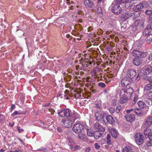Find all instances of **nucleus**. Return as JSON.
Wrapping results in <instances>:
<instances>
[{"mask_svg": "<svg viewBox=\"0 0 152 152\" xmlns=\"http://www.w3.org/2000/svg\"><path fill=\"white\" fill-rule=\"evenodd\" d=\"M152 30L150 28H146L143 31V36L144 37H147L149 34L152 33Z\"/></svg>", "mask_w": 152, "mask_h": 152, "instance_id": "nucleus-18", "label": "nucleus"}, {"mask_svg": "<svg viewBox=\"0 0 152 152\" xmlns=\"http://www.w3.org/2000/svg\"><path fill=\"white\" fill-rule=\"evenodd\" d=\"M94 147L96 149H98L100 148V146L99 144L97 143H95L94 145Z\"/></svg>", "mask_w": 152, "mask_h": 152, "instance_id": "nucleus-42", "label": "nucleus"}, {"mask_svg": "<svg viewBox=\"0 0 152 152\" xmlns=\"http://www.w3.org/2000/svg\"><path fill=\"white\" fill-rule=\"evenodd\" d=\"M37 151H39L43 152H46V149L45 148L41 147L40 149H37Z\"/></svg>", "mask_w": 152, "mask_h": 152, "instance_id": "nucleus-45", "label": "nucleus"}, {"mask_svg": "<svg viewBox=\"0 0 152 152\" xmlns=\"http://www.w3.org/2000/svg\"><path fill=\"white\" fill-rule=\"evenodd\" d=\"M95 12L97 13L100 16L102 15V7L101 6H97V7L95 9L93 10Z\"/></svg>", "mask_w": 152, "mask_h": 152, "instance_id": "nucleus-20", "label": "nucleus"}, {"mask_svg": "<svg viewBox=\"0 0 152 152\" xmlns=\"http://www.w3.org/2000/svg\"><path fill=\"white\" fill-rule=\"evenodd\" d=\"M134 24L136 26L139 25L142 26L144 24V21L143 20H141V21L139 20H137L135 22Z\"/></svg>", "mask_w": 152, "mask_h": 152, "instance_id": "nucleus-32", "label": "nucleus"}, {"mask_svg": "<svg viewBox=\"0 0 152 152\" xmlns=\"http://www.w3.org/2000/svg\"><path fill=\"white\" fill-rule=\"evenodd\" d=\"M134 113L137 115L140 116H142L143 114V112L140 109L136 107L135 108Z\"/></svg>", "mask_w": 152, "mask_h": 152, "instance_id": "nucleus-26", "label": "nucleus"}, {"mask_svg": "<svg viewBox=\"0 0 152 152\" xmlns=\"http://www.w3.org/2000/svg\"><path fill=\"white\" fill-rule=\"evenodd\" d=\"M79 147V146H75V148L76 149H77Z\"/></svg>", "mask_w": 152, "mask_h": 152, "instance_id": "nucleus-64", "label": "nucleus"}, {"mask_svg": "<svg viewBox=\"0 0 152 152\" xmlns=\"http://www.w3.org/2000/svg\"><path fill=\"white\" fill-rule=\"evenodd\" d=\"M84 3L85 6L89 7L91 8L93 5V3L90 0H85Z\"/></svg>", "mask_w": 152, "mask_h": 152, "instance_id": "nucleus-23", "label": "nucleus"}, {"mask_svg": "<svg viewBox=\"0 0 152 152\" xmlns=\"http://www.w3.org/2000/svg\"><path fill=\"white\" fill-rule=\"evenodd\" d=\"M106 143L109 145H111L112 144L111 137L110 134H108L106 136Z\"/></svg>", "mask_w": 152, "mask_h": 152, "instance_id": "nucleus-25", "label": "nucleus"}, {"mask_svg": "<svg viewBox=\"0 0 152 152\" xmlns=\"http://www.w3.org/2000/svg\"><path fill=\"white\" fill-rule=\"evenodd\" d=\"M100 131H97L94 132V138L96 139H98L101 136H104L106 134V132L104 131L103 132V133H101L100 132Z\"/></svg>", "mask_w": 152, "mask_h": 152, "instance_id": "nucleus-16", "label": "nucleus"}, {"mask_svg": "<svg viewBox=\"0 0 152 152\" xmlns=\"http://www.w3.org/2000/svg\"><path fill=\"white\" fill-rule=\"evenodd\" d=\"M18 139L20 142L21 143H22V144L23 145H24V142L22 140L20 139V138H18Z\"/></svg>", "mask_w": 152, "mask_h": 152, "instance_id": "nucleus-58", "label": "nucleus"}, {"mask_svg": "<svg viewBox=\"0 0 152 152\" xmlns=\"http://www.w3.org/2000/svg\"><path fill=\"white\" fill-rule=\"evenodd\" d=\"M94 126L95 129L97 131H101L102 132H104L105 131V128L102 126L98 122L94 123Z\"/></svg>", "mask_w": 152, "mask_h": 152, "instance_id": "nucleus-14", "label": "nucleus"}, {"mask_svg": "<svg viewBox=\"0 0 152 152\" xmlns=\"http://www.w3.org/2000/svg\"><path fill=\"white\" fill-rule=\"evenodd\" d=\"M146 42L147 43H150L152 40V34L150 33L148 36L145 39Z\"/></svg>", "mask_w": 152, "mask_h": 152, "instance_id": "nucleus-30", "label": "nucleus"}, {"mask_svg": "<svg viewBox=\"0 0 152 152\" xmlns=\"http://www.w3.org/2000/svg\"><path fill=\"white\" fill-rule=\"evenodd\" d=\"M110 124L113 125L115 123V121L113 117L110 115H106L105 118Z\"/></svg>", "mask_w": 152, "mask_h": 152, "instance_id": "nucleus-17", "label": "nucleus"}, {"mask_svg": "<svg viewBox=\"0 0 152 152\" xmlns=\"http://www.w3.org/2000/svg\"><path fill=\"white\" fill-rule=\"evenodd\" d=\"M133 92V89L132 88L121 89L119 92L120 103L122 104L127 102Z\"/></svg>", "mask_w": 152, "mask_h": 152, "instance_id": "nucleus-1", "label": "nucleus"}, {"mask_svg": "<svg viewBox=\"0 0 152 152\" xmlns=\"http://www.w3.org/2000/svg\"><path fill=\"white\" fill-rule=\"evenodd\" d=\"M99 85L100 86H101L102 87H104L105 86V84L103 83H100L99 84Z\"/></svg>", "mask_w": 152, "mask_h": 152, "instance_id": "nucleus-47", "label": "nucleus"}, {"mask_svg": "<svg viewBox=\"0 0 152 152\" xmlns=\"http://www.w3.org/2000/svg\"><path fill=\"white\" fill-rule=\"evenodd\" d=\"M15 107V104H12V105L11 106V109H12V110L13 109H14Z\"/></svg>", "mask_w": 152, "mask_h": 152, "instance_id": "nucleus-56", "label": "nucleus"}, {"mask_svg": "<svg viewBox=\"0 0 152 152\" xmlns=\"http://www.w3.org/2000/svg\"><path fill=\"white\" fill-rule=\"evenodd\" d=\"M49 111L50 112V113L52 115L55 112V110L53 109L49 110Z\"/></svg>", "mask_w": 152, "mask_h": 152, "instance_id": "nucleus-51", "label": "nucleus"}, {"mask_svg": "<svg viewBox=\"0 0 152 152\" xmlns=\"http://www.w3.org/2000/svg\"><path fill=\"white\" fill-rule=\"evenodd\" d=\"M109 110L110 113H113L115 112V108L113 107H110L109 108Z\"/></svg>", "mask_w": 152, "mask_h": 152, "instance_id": "nucleus-39", "label": "nucleus"}, {"mask_svg": "<svg viewBox=\"0 0 152 152\" xmlns=\"http://www.w3.org/2000/svg\"><path fill=\"white\" fill-rule=\"evenodd\" d=\"M121 8L119 4H116L112 7V11L115 14L118 15L121 11Z\"/></svg>", "mask_w": 152, "mask_h": 152, "instance_id": "nucleus-10", "label": "nucleus"}, {"mask_svg": "<svg viewBox=\"0 0 152 152\" xmlns=\"http://www.w3.org/2000/svg\"><path fill=\"white\" fill-rule=\"evenodd\" d=\"M68 140L70 143H72L73 142L72 140L70 137L68 138Z\"/></svg>", "mask_w": 152, "mask_h": 152, "instance_id": "nucleus-54", "label": "nucleus"}, {"mask_svg": "<svg viewBox=\"0 0 152 152\" xmlns=\"http://www.w3.org/2000/svg\"><path fill=\"white\" fill-rule=\"evenodd\" d=\"M90 148L89 147L88 148L85 150V152H89L90 150Z\"/></svg>", "mask_w": 152, "mask_h": 152, "instance_id": "nucleus-57", "label": "nucleus"}, {"mask_svg": "<svg viewBox=\"0 0 152 152\" xmlns=\"http://www.w3.org/2000/svg\"><path fill=\"white\" fill-rule=\"evenodd\" d=\"M132 54L133 56L137 58H144L145 57L146 55V54L145 53L137 50H134L132 51Z\"/></svg>", "mask_w": 152, "mask_h": 152, "instance_id": "nucleus-8", "label": "nucleus"}, {"mask_svg": "<svg viewBox=\"0 0 152 152\" xmlns=\"http://www.w3.org/2000/svg\"><path fill=\"white\" fill-rule=\"evenodd\" d=\"M125 118L127 121L131 122L134 120L135 117L134 114L131 113H127L125 115Z\"/></svg>", "mask_w": 152, "mask_h": 152, "instance_id": "nucleus-11", "label": "nucleus"}, {"mask_svg": "<svg viewBox=\"0 0 152 152\" xmlns=\"http://www.w3.org/2000/svg\"><path fill=\"white\" fill-rule=\"evenodd\" d=\"M5 151V150H3L1 149L0 151V152H4Z\"/></svg>", "mask_w": 152, "mask_h": 152, "instance_id": "nucleus-63", "label": "nucleus"}, {"mask_svg": "<svg viewBox=\"0 0 152 152\" xmlns=\"http://www.w3.org/2000/svg\"><path fill=\"white\" fill-rule=\"evenodd\" d=\"M84 126L79 122H76L74 125L72 129L76 133H79L82 132Z\"/></svg>", "mask_w": 152, "mask_h": 152, "instance_id": "nucleus-5", "label": "nucleus"}, {"mask_svg": "<svg viewBox=\"0 0 152 152\" xmlns=\"http://www.w3.org/2000/svg\"><path fill=\"white\" fill-rule=\"evenodd\" d=\"M152 88V82L147 84L144 88V91H148Z\"/></svg>", "mask_w": 152, "mask_h": 152, "instance_id": "nucleus-28", "label": "nucleus"}, {"mask_svg": "<svg viewBox=\"0 0 152 152\" xmlns=\"http://www.w3.org/2000/svg\"><path fill=\"white\" fill-rule=\"evenodd\" d=\"M97 5L98 6H102L103 5L104 3L105 0H97Z\"/></svg>", "mask_w": 152, "mask_h": 152, "instance_id": "nucleus-34", "label": "nucleus"}, {"mask_svg": "<svg viewBox=\"0 0 152 152\" xmlns=\"http://www.w3.org/2000/svg\"><path fill=\"white\" fill-rule=\"evenodd\" d=\"M148 136H150L151 137H152V132H151L150 133V134Z\"/></svg>", "mask_w": 152, "mask_h": 152, "instance_id": "nucleus-62", "label": "nucleus"}, {"mask_svg": "<svg viewBox=\"0 0 152 152\" xmlns=\"http://www.w3.org/2000/svg\"><path fill=\"white\" fill-rule=\"evenodd\" d=\"M133 81L131 78L126 76L121 80V84L123 87H125L131 84Z\"/></svg>", "mask_w": 152, "mask_h": 152, "instance_id": "nucleus-7", "label": "nucleus"}, {"mask_svg": "<svg viewBox=\"0 0 152 152\" xmlns=\"http://www.w3.org/2000/svg\"><path fill=\"white\" fill-rule=\"evenodd\" d=\"M87 134L90 137L92 136L94 134L93 132L89 129L87 130Z\"/></svg>", "mask_w": 152, "mask_h": 152, "instance_id": "nucleus-36", "label": "nucleus"}, {"mask_svg": "<svg viewBox=\"0 0 152 152\" xmlns=\"http://www.w3.org/2000/svg\"><path fill=\"white\" fill-rule=\"evenodd\" d=\"M57 130L59 132H61L62 131V129L60 127H58L57 128Z\"/></svg>", "mask_w": 152, "mask_h": 152, "instance_id": "nucleus-55", "label": "nucleus"}, {"mask_svg": "<svg viewBox=\"0 0 152 152\" xmlns=\"http://www.w3.org/2000/svg\"><path fill=\"white\" fill-rule=\"evenodd\" d=\"M134 111L135 108H132L129 110H127L126 112L128 113H131V112L134 113Z\"/></svg>", "mask_w": 152, "mask_h": 152, "instance_id": "nucleus-37", "label": "nucleus"}, {"mask_svg": "<svg viewBox=\"0 0 152 152\" xmlns=\"http://www.w3.org/2000/svg\"><path fill=\"white\" fill-rule=\"evenodd\" d=\"M15 152H22V151L20 150H15Z\"/></svg>", "mask_w": 152, "mask_h": 152, "instance_id": "nucleus-61", "label": "nucleus"}, {"mask_svg": "<svg viewBox=\"0 0 152 152\" xmlns=\"http://www.w3.org/2000/svg\"><path fill=\"white\" fill-rule=\"evenodd\" d=\"M18 114V112L16 111L13 113L12 114V116H15Z\"/></svg>", "mask_w": 152, "mask_h": 152, "instance_id": "nucleus-53", "label": "nucleus"}, {"mask_svg": "<svg viewBox=\"0 0 152 152\" xmlns=\"http://www.w3.org/2000/svg\"><path fill=\"white\" fill-rule=\"evenodd\" d=\"M4 120V116L2 115H0V123L3 121Z\"/></svg>", "mask_w": 152, "mask_h": 152, "instance_id": "nucleus-44", "label": "nucleus"}, {"mask_svg": "<svg viewBox=\"0 0 152 152\" xmlns=\"http://www.w3.org/2000/svg\"><path fill=\"white\" fill-rule=\"evenodd\" d=\"M122 108L121 106L120 105H119L117 106L116 108V112L118 113L121 110Z\"/></svg>", "mask_w": 152, "mask_h": 152, "instance_id": "nucleus-38", "label": "nucleus"}, {"mask_svg": "<svg viewBox=\"0 0 152 152\" xmlns=\"http://www.w3.org/2000/svg\"><path fill=\"white\" fill-rule=\"evenodd\" d=\"M129 0H122V3L124 4V6L126 3H128L129 2Z\"/></svg>", "mask_w": 152, "mask_h": 152, "instance_id": "nucleus-49", "label": "nucleus"}, {"mask_svg": "<svg viewBox=\"0 0 152 152\" xmlns=\"http://www.w3.org/2000/svg\"><path fill=\"white\" fill-rule=\"evenodd\" d=\"M100 105L98 104H96L94 106V107L98 108V110H99L100 109H102L100 107Z\"/></svg>", "mask_w": 152, "mask_h": 152, "instance_id": "nucleus-43", "label": "nucleus"}, {"mask_svg": "<svg viewBox=\"0 0 152 152\" xmlns=\"http://www.w3.org/2000/svg\"><path fill=\"white\" fill-rule=\"evenodd\" d=\"M106 115L102 109H100L99 110H97L95 115L96 120L99 121L102 120L104 122Z\"/></svg>", "mask_w": 152, "mask_h": 152, "instance_id": "nucleus-4", "label": "nucleus"}, {"mask_svg": "<svg viewBox=\"0 0 152 152\" xmlns=\"http://www.w3.org/2000/svg\"><path fill=\"white\" fill-rule=\"evenodd\" d=\"M123 152H134L132 148L129 146H126L123 149Z\"/></svg>", "mask_w": 152, "mask_h": 152, "instance_id": "nucleus-27", "label": "nucleus"}, {"mask_svg": "<svg viewBox=\"0 0 152 152\" xmlns=\"http://www.w3.org/2000/svg\"><path fill=\"white\" fill-rule=\"evenodd\" d=\"M145 95L147 99L152 101V91L147 92Z\"/></svg>", "mask_w": 152, "mask_h": 152, "instance_id": "nucleus-29", "label": "nucleus"}, {"mask_svg": "<svg viewBox=\"0 0 152 152\" xmlns=\"http://www.w3.org/2000/svg\"><path fill=\"white\" fill-rule=\"evenodd\" d=\"M70 111L68 109H63L61 111L58 113V114L59 116L61 117H68L70 116L74 118V120L76 119V115L77 114L73 111V113H71Z\"/></svg>", "mask_w": 152, "mask_h": 152, "instance_id": "nucleus-2", "label": "nucleus"}, {"mask_svg": "<svg viewBox=\"0 0 152 152\" xmlns=\"http://www.w3.org/2000/svg\"><path fill=\"white\" fill-rule=\"evenodd\" d=\"M61 122L62 123V126L63 127L67 128L71 127L72 123V120L68 119H63L61 121Z\"/></svg>", "mask_w": 152, "mask_h": 152, "instance_id": "nucleus-9", "label": "nucleus"}, {"mask_svg": "<svg viewBox=\"0 0 152 152\" xmlns=\"http://www.w3.org/2000/svg\"><path fill=\"white\" fill-rule=\"evenodd\" d=\"M139 106L141 108H143L145 107V103L142 101H139L138 102Z\"/></svg>", "mask_w": 152, "mask_h": 152, "instance_id": "nucleus-31", "label": "nucleus"}, {"mask_svg": "<svg viewBox=\"0 0 152 152\" xmlns=\"http://www.w3.org/2000/svg\"><path fill=\"white\" fill-rule=\"evenodd\" d=\"M152 13V11L151 10H148L145 11V13L146 15H150Z\"/></svg>", "mask_w": 152, "mask_h": 152, "instance_id": "nucleus-46", "label": "nucleus"}, {"mask_svg": "<svg viewBox=\"0 0 152 152\" xmlns=\"http://www.w3.org/2000/svg\"><path fill=\"white\" fill-rule=\"evenodd\" d=\"M131 16L130 14L126 10H124L123 12L122 17L125 20L127 19Z\"/></svg>", "mask_w": 152, "mask_h": 152, "instance_id": "nucleus-19", "label": "nucleus"}, {"mask_svg": "<svg viewBox=\"0 0 152 152\" xmlns=\"http://www.w3.org/2000/svg\"><path fill=\"white\" fill-rule=\"evenodd\" d=\"M138 99V96L137 95H135L134 97V99L133 101V102H134V103H135L136 101H137V99Z\"/></svg>", "mask_w": 152, "mask_h": 152, "instance_id": "nucleus-41", "label": "nucleus"}, {"mask_svg": "<svg viewBox=\"0 0 152 152\" xmlns=\"http://www.w3.org/2000/svg\"><path fill=\"white\" fill-rule=\"evenodd\" d=\"M135 140L136 143L139 145L143 144L144 140V136L141 133H137L134 136Z\"/></svg>", "mask_w": 152, "mask_h": 152, "instance_id": "nucleus-6", "label": "nucleus"}, {"mask_svg": "<svg viewBox=\"0 0 152 152\" xmlns=\"http://www.w3.org/2000/svg\"><path fill=\"white\" fill-rule=\"evenodd\" d=\"M99 142L102 145L103 144H104L106 143V140L103 139L102 140H100L99 141Z\"/></svg>", "mask_w": 152, "mask_h": 152, "instance_id": "nucleus-40", "label": "nucleus"}, {"mask_svg": "<svg viewBox=\"0 0 152 152\" xmlns=\"http://www.w3.org/2000/svg\"><path fill=\"white\" fill-rule=\"evenodd\" d=\"M148 139L145 142V145L148 147L152 146V137L148 136Z\"/></svg>", "mask_w": 152, "mask_h": 152, "instance_id": "nucleus-24", "label": "nucleus"}, {"mask_svg": "<svg viewBox=\"0 0 152 152\" xmlns=\"http://www.w3.org/2000/svg\"><path fill=\"white\" fill-rule=\"evenodd\" d=\"M122 0H116V3L118 4L122 3Z\"/></svg>", "mask_w": 152, "mask_h": 152, "instance_id": "nucleus-52", "label": "nucleus"}, {"mask_svg": "<svg viewBox=\"0 0 152 152\" xmlns=\"http://www.w3.org/2000/svg\"><path fill=\"white\" fill-rule=\"evenodd\" d=\"M151 131L149 127L148 128H146L144 132V134L147 135L148 136L150 134Z\"/></svg>", "mask_w": 152, "mask_h": 152, "instance_id": "nucleus-33", "label": "nucleus"}, {"mask_svg": "<svg viewBox=\"0 0 152 152\" xmlns=\"http://www.w3.org/2000/svg\"><path fill=\"white\" fill-rule=\"evenodd\" d=\"M150 29L152 30V22H151L150 23Z\"/></svg>", "mask_w": 152, "mask_h": 152, "instance_id": "nucleus-60", "label": "nucleus"}, {"mask_svg": "<svg viewBox=\"0 0 152 152\" xmlns=\"http://www.w3.org/2000/svg\"><path fill=\"white\" fill-rule=\"evenodd\" d=\"M142 62V59L139 58H135L132 60V63L134 65L136 66H139Z\"/></svg>", "mask_w": 152, "mask_h": 152, "instance_id": "nucleus-15", "label": "nucleus"}, {"mask_svg": "<svg viewBox=\"0 0 152 152\" xmlns=\"http://www.w3.org/2000/svg\"><path fill=\"white\" fill-rule=\"evenodd\" d=\"M152 72V66L149 65L145 66L142 68L140 71L138 75L137 76V79L138 80L139 79L140 76L143 75H146L151 73Z\"/></svg>", "mask_w": 152, "mask_h": 152, "instance_id": "nucleus-3", "label": "nucleus"}, {"mask_svg": "<svg viewBox=\"0 0 152 152\" xmlns=\"http://www.w3.org/2000/svg\"><path fill=\"white\" fill-rule=\"evenodd\" d=\"M19 132L21 133V132L23 131V129H20V127L18 126L17 127Z\"/></svg>", "mask_w": 152, "mask_h": 152, "instance_id": "nucleus-50", "label": "nucleus"}, {"mask_svg": "<svg viewBox=\"0 0 152 152\" xmlns=\"http://www.w3.org/2000/svg\"><path fill=\"white\" fill-rule=\"evenodd\" d=\"M78 137L80 140H84L86 139V136L84 133L80 134L78 135Z\"/></svg>", "mask_w": 152, "mask_h": 152, "instance_id": "nucleus-35", "label": "nucleus"}, {"mask_svg": "<svg viewBox=\"0 0 152 152\" xmlns=\"http://www.w3.org/2000/svg\"><path fill=\"white\" fill-rule=\"evenodd\" d=\"M148 60L149 61H152V54L150 55L148 57Z\"/></svg>", "mask_w": 152, "mask_h": 152, "instance_id": "nucleus-48", "label": "nucleus"}, {"mask_svg": "<svg viewBox=\"0 0 152 152\" xmlns=\"http://www.w3.org/2000/svg\"><path fill=\"white\" fill-rule=\"evenodd\" d=\"M109 131L111 133V135L114 138H116L118 136V132L117 131L113 128H111L109 129Z\"/></svg>", "mask_w": 152, "mask_h": 152, "instance_id": "nucleus-21", "label": "nucleus"}, {"mask_svg": "<svg viewBox=\"0 0 152 152\" xmlns=\"http://www.w3.org/2000/svg\"><path fill=\"white\" fill-rule=\"evenodd\" d=\"M136 72L134 70L130 69L127 71L126 76L129 77V78H131L133 80V78L136 76Z\"/></svg>", "mask_w": 152, "mask_h": 152, "instance_id": "nucleus-12", "label": "nucleus"}, {"mask_svg": "<svg viewBox=\"0 0 152 152\" xmlns=\"http://www.w3.org/2000/svg\"><path fill=\"white\" fill-rule=\"evenodd\" d=\"M144 122V125L145 126H150L152 124V117H148L145 120Z\"/></svg>", "mask_w": 152, "mask_h": 152, "instance_id": "nucleus-13", "label": "nucleus"}, {"mask_svg": "<svg viewBox=\"0 0 152 152\" xmlns=\"http://www.w3.org/2000/svg\"><path fill=\"white\" fill-rule=\"evenodd\" d=\"M146 6V2L145 1H142L139 4L136 5V7L137 9L140 10Z\"/></svg>", "mask_w": 152, "mask_h": 152, "instance_id": "nucleus-22", "label": "nucleus"}, {"mask_svg": "<svg viewBox=\"0 0 152 152\" xmlns=\"http://www.w3.org/2000/svg\"><path fill=\"white\" fill-rule=\"evenodd\" d=\"M93 28H92V27L91 26L89 27L88 28V31H91L92 29Z\"/></svg>", "mask_w": 152, "mask_h": 152, "instance_id": "nucleus-59", "label": "nucleus"}]
</instances>
